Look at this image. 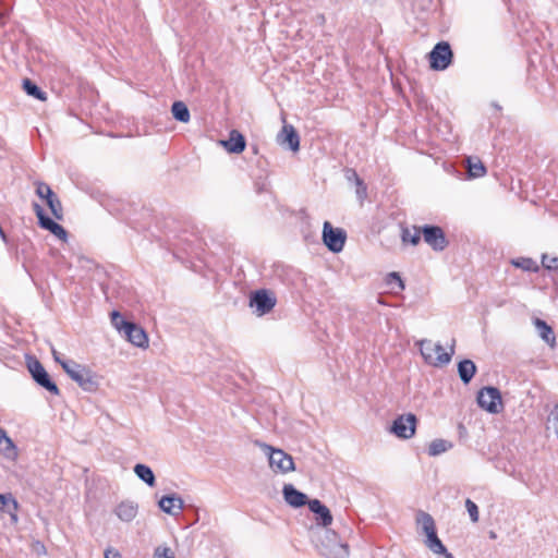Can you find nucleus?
Wrapping results in <instances>:
<instances>
[{
  "label": "nucleus",
  "mask_w": 558,
  "mask_h": 558,
  "mask_svg": "<svg viewBox=\"0 0 558 558\" xmlns=\"http://www.w3.org/2000/svg\"><path fill=\"white\" fill-rule=\"evenodd\" d=\"M547 418H558V404H555L550 410Z\"/></svg>",
  "instance_id": "obj_44"
},
{
  "label": "nucleus",
  "mask_w": 558,
  "mask_h": 558,
  "mask_svg": "<svg viewBox=\"0 0 558 558\" xmlns=\"http://www.w3.org/2000/svg\"><path fill=\"white\" fill-rule=\"evenodd\" d=\"M416 421H392L387 430L401 439H409L415 434Z\"/></svg>",
  "instance_id": "obj_15"
},
{
  "label": "nucleus",
  "mask_w": 558,
  "mask_h": 558,
  "mask_svg": "<svg viewBox=\"0 0 558 558\" xmlns=\"http://www.w3.org/2000/svg\"><path fill=\"white\" fill-rule=\"evenodd\" d=\"M23 88L27 95L35 97L39 100H46V93L43 92L35 83L31 80L25 78L23 81Z\"/></svg>",
  "instance_id": "obj_27"
},
{
  "label": "nucleus",
  "mask_w": 558,
  "mask_h": 558,
  "mask_svg": "<svg viewBox=\"0 0 558 558\" xmlns=\"http://www.w3.org/2000/svg\"><path fill=\"white\" fill-rule=\"evenodd\" d=\"M154 558H175L173 551L167 546H158L155 549Z\"/></svg>",
  "instance_id": "obj_39"
},
{
  "label": "nucleus",
  "mask_w": 558,
  "mask_h": 558,
  "mask_svg": "<svg viewBox=\"0 0 558 558\" xmlns=\"http://www.w3.org/2000/svg\"><path fill=\"white\" fill-rule=\"evenodd\" d=\"M535 327L537 329L538 336L550 347H554L556 343V337L553 328L543 319L536 318Z\"/></svg>",
  "instance_id": "obj_22"
},
{
  "label": "nucleus",
  "mask_w": 558,
  "mask_h": 558,
  "mask_svg": "<svg viewBox=\"0 0 558 558\" xmlns=\"http://www.w3.org/2000/svg\"><path fill=\"white\" fill-rule=\"evenodd\" d=\"M36 195L39 198L45 199L47 202L49 198H51L54 195V193L48 184H46L44 182H38L36 184Z\"/></svg>",
  "instance_id": "obj_35"
},
{
  "label": "nucleus",
  "mask_w": 558,
  "mask_h": 558,
  "mask_svg": "<svg viewBox=\"0 0 558 558\" xmlns=\"http://www.w3.org/2000/svg\"><path fill=\"white\" fill-rule=\"evenodd\" d=\"M31 549L37 556H45V555H47L46 546L40 541H37V539L33 541L32 544H31Z\"/></svg>",
  "instance_id": "obj_41"
},
{
  "label": "nucleus",
  "mask_w": 558,
  "mask_h": 558,
  "mask_svg": "<svg viewBox=\"0 0 558 558\" xmlns=\"http://www.w3.org/2000/svg\"><path fill=\"white\" fill-rule=\"evenodd\" d=\"M347 240V233L340 228H333L329 221L324 222L323 241L332 253H339L343 250Z\"/></svg>",
  "instance_id": "obj_8"
},
{
  "label": "nucleus",
  "mask_w": 558,
  "mask_h": 558,
  "mask_svg": "<svg viewBox=\"0 0 558 558\" xmlns=\"http://www.w3.org/2000/svg\"><path fill=\"white\" fill-rule=\"evenodd\" d=\"M138 512V505L132 500H123L117 505L114 513L123 522H131Z\"/></svg>",
  "instance_id": "obj_20"
},
{
  "label": "nucleus",
  "mask_w": 558,
  "mask_h": 558,
  "mask_svg": "<svg viewBox=\"0 0 558 558\" xmlns=\"http://www.w3.org/2000/svg\"><path fill=\"white\" fill-rule=\"evenodd\" d=\"M254 444L268 457L269 466L275 473L286 474L295 470L293 458L282 449L274 448L260 440H255Z\"/></svg>",
  "instance_id": "obj_3"
},
{
  "label": "nucleus",
  "mask_w": 558,
  "mask_h": 558,
  "mask_svg": "<svg viewBox=\"0 0 558 558\" xmlns=\"http://www.w3.org/2000/svg\"><path fill=\"white\" fill-rule=\"evenodd\" d=\"M465 508L472 522L476 523L480 519L478 507L471 499L465 500Z\"/></svg>",
  "instance_id": "obj_37"
},
{
  "label": "nucleus",
  "mask_w": 558,
  "mask_h": 558,
  "mask_svg": "<svg viewBox=\"0 0 558 558\" xmlns=\"http://www.w3.org/2000/svg\"><path fill=\"white\" fill-rule=\"evenodd\" d=\"M424 362L434 367H442L451 362L456 353V339L451 340L449 349L446 350L439 342L434 343L429 339H422L416 342Z\"/></svg>",
  "instance_id": "obj_1"
},
{
  "label": "nucleus",
  "mask_w": 558,
  "mask_h": 558,
  "mask_svg": "<svg viewBox=\"0 0 558 558\" xmlns=\"http://www.w3.org/2000/svg\"><path fill=\"white\" fill-rule=\"evenodd\" d=\"M158 506L165 513L178 515L184 509V501L180 496L173 494L163 496Z\"/></svg>",
  "instance_id": "obj_16"
},
{
  "label": "nucleus",
  "mask_w": 558,
  "mask_h": 558,
  "mask_svg": "<svg viewBox=\"0 0 558 558\" xmlns=\"http://www.w3.org/2000/svg\"><path fill=\"white\" fill-rule=\"evenodd\" d=\"M134 473L137 475L140 480L146 483L148 486L154 487L156 484V478L153 470L146 464H136L134 466Z\"/></svg>",
  "instance_id": "obj_23"
},
{
  "label": "nucleus",
  "mask_w": 558,
  "mask_h": 558,
  "mask_svg": "<svg viewBox=\"0 0 558 558\" xmlns=\"http://www.w3.org/2000/svg\"><path fill=\"white\" fill-rule=\"evenodd\" d=\"M488 535H489L490 539H496L497 538V534L494 531H489Z\"/></svg>",
  "instance_id": "obj_46"
},
{
  "label": "nucleus",
  "mask_w": 558,
  "mask_h": 558,
  "mask_svg": "<svg viewBox=\"0 0 558 558\" xmlns=\"http://www.w3.org/2000/svg\"><path fill=\"white\" fill-rule=\"evenodd\" d=\"M496 110H501V107L497 102L492 104Z\"/></svg>",
  "instance_id": "obj_49"
},
{
  "label": "nucleus",
  "mask_w": 558,
  "mask_h": 558,
  "mask_svg": "<svg viewBox=\"0 0 558 558\" xmlns=\"http://www.w3.org/2000/svg\"><path fill=\"white\" fill-rule=\"evenodd\" d=\"M416 521L418 524H421L422 530L426 535L425 545L434 554L441 555L442 553H446V547L437 536L435 521L433 517L427 512L420 511L417 513Z\"/></svg>",
  "instance_id": "obj_5"
},
{
  "label": "nucleus",
  "mask_w": 558,
  "mask_h": 558,
  "mask_svg": "<svg viewBox=\"0 0 558 558\" xmlns=\"http://www.w3.org/2000/svg\"><path fill=\"white\" fill-rule=\"evenodd\" d=\"M48 231H50L53 235H56L60 240L65 241L68 238V232L65 231V229L56 221L52 222V225L49 227Z\"/></svg>",
  "instance_id": "obj_38"
},
{
  "label": "nucleus",
  "mask_w": 558,
  "mask_h": 558,
  "mask_svg": "<svg viewBox=\"0 0 558 558\" xmlns=\"http://www.w3.org/2000/svg\"><path fill=\"white\" fill-rule=\"evenodd\" d=\"M434 354H436V355L441 354V351H434Z\"/></svg>",
  "instance_id": "obj_50"
},
{
  "label": "nucleus",
  "mask_w": 558,
  "mask_h": 558,
  "mask_svg": "<svg viewBox=\"0 0 558 558\" xmlns=\"http://www.w3.org/2000/svg\"><path fill=\"white\" fill-rule=\"evenodd\" d=\"M277 141L281 146L288 147L292 151H298L300 149V136L291 124H284L282 126Z\"/></svg>",
  "instance_id": "obj_12"
},
{
  "label": "nucleus",
  "mask_w": 558,
  "mask_h": 558,
  "mask_svg": "<svg viewBox=\"0 0 558 558\" xmlns=\"http://www.w3.org/2000/svg\"><path fill=\"white\" fill-rule=\"evenodd\" d=\"M308 508L313 513L317 515L316 521L318 524L327 527L332 523V515L330 513V510L325 505H323L318 499L310 500Z\"/></svg>",
  "instance_id": "obj_19"
},
{
  "label": "nucleus",
  "mask_w": 558,
  "mask_h": 558,
  "mask_svg": "<svg viewBox=\"0 0 558 558\" xmlns=\"http://www.w3.org/2000/svg\"><path fill=\"white\" fill-rule=\"evenodd\" d=\"M282 496L284 501L293 508L303 507L306 504L308 505L310 501L307 496L304 493L298 490L292 484L283 485Z\"/></svg>",
  "instance_id": "obj_14"
},
{
  "label": "nucleus",
  "mask_w": 558,
  "mask_h": 558,
  "mask_svg": "<svg viewBox=\"0 0 558 558\" xmlns=\"http://www.w3.org/2000/svg\"><path fill=\"white\" fill-rule=\"evenodd\" d=\"M453 447V444L446 439H434L428 446V454L430 457H437L441 453L447 452Z\"/></svg>",
  "instance_id": "obj_24"
},
{
  "label": "nucleus",
  "mask_w": 558,
  "mask_h": 558,
  "mask_svg": "<svg viewBox=\"0 0 558 558\" xmlns=\"http://www.w3.org/2000/svg\"><path fill=\"white\" fill-rule=\"evenodd\" d=\"M424 241L436 252H441L448 246V240L444 230L438 226L425 225L422 227Z\"/></svg>",
  "instance_id": "obj_10"
},
{
  "label": "nucleus",
  "mask_w": 558,
  "mask_h": 558,
  "mask_svg": "<svg viewBox=\"0 0 558 558\" xmlns=\"http://www.w3.org/2000/svg\"><path fill=\"white\" fill-rule=\"evenodd\" d=\"M33 208L38 218V225L40 226V228L48 230L54 220H52L45 214L44 208L39 204L34 203Z\"/></svg>",
  "instance_id": "obj_29"
},
{
  "label": "nucleus",
  "mask_w": 558,
  "mask_h": 558,
  "mask_svg": "<svg viewBox=\"0 0 558 558\" xmlns=\"http://www.w3.org/2000/svg\"><path fill=\"white\" fill-rule=\"evenodd\" d=\"M47 206L49 207L52 216L57 219V220H61L63 218V208H62V204L60 202V199L58 198V196L54 194L51 198H49L47 202H46Z\"/></svg>",
  "instance_id": "obj_30"
},
{
  "label": "nucleus",
  "mask_w": 558,
  "mask_h": 558,
  "mask_svg": "<svg viewBox=\"0 0 558 558\" xmlns=\"http://www.w3.org/2000/svg\"><path fill=\"white\" fill-rule=\"evenodd\" d=\"M397 418H408V420H411V418H416V416L414 414H412V413H408V414H401Z\"/></svg>",
  "instance_id": "obj_45"
},
{
  "label": "nucleus",
  "mask_w": 558,
  "mask_h": 558,
  "mask_svg": "<svg viewBox=\"0 0 558 558\" xmlns=\"http://www.w3.org/2000/svg\"><path fill=\"white\" fill-rule=\"evenodd\" d=\"M220 144L226 148L228 153L240 154L245 149L246 141L239 131L232 130L230 132L229 138L220 141Z\"/></svg>",
  "instance_id": "obj_17"
},
{
  "label": "nucleus",
  "mask_w": 558,
  "mask_h": 558,
  "mask_svg": "<svg viewBox=\"0 0 558 558\" xmlns=\"http://www.w3.org/2000/svg\"><path fill=\"white\" fill-rule=\"evenodd\" d=\"M354 175V182L356 184V196L357 198L363 202L367 196V187L363 180L357 175L355 171H351Z\"/></svg>",
  "instance_id": "obj_36"
},
{
  "label": "nucleus",
  "mask_w": 558,
  "mask_h": 558,
  "mask_svg": "<svg viewBox=\"0 0 558 558\" xmlns=\"http://www.w3.org/2000/svg\"><path fill=\"white\" fill-rule=\"evenodd\" d=\"M17 510L19 502L12 494H0V514L8 513L10 515L11 522L16 524L19 521Z\"/></svg>",
  "instance_id": "obj_18"
},
{
  "label": "nucleus",
  "mask_w": 558,
  "mask_h": 558,
  "mask_svg": "<svg viewBox=\"0 0 558 558\" xmlns=\"http://www.w3.org/2000/svg\"><path fill=\"white\" fill-rule=\"evenodd\" d=\"M132 322L125 320L122 315L118 311H113L111 313V324L114 326V328L120 332L123 333L126 326L124 324H131Z\"/></svg>",
  "instance_id": "obj_34"
},
{
  "label": "nucleus",
  "mask_w": 558,
  "mask_h": 558,
  "mask_svg": "<svg viewBox=\"0 0 558 558\" xmlns=\"http://www.w3.org/2000/svg\"><path fill=\"white\" fill-rule=\"evenodd\" d=\"M276 305V298L267 290H257L250 298V306L262 316L269 313Z\"/></svg>",
  "instance_id": "obj_11"
},
{
  "label": "nucleus",
  "mask_w": 558,
  "mask_h": 558,
  "mask_svg": "<svg viewBox=\"0 0 558 558\" xmlns=\"http://www.w3.org/2000/svg\"><path fill=\"white\" fill-rule=\"evenodd\" d=\"M458 432L461 439H465L468 437L466 428L462 423L458 424Z\"/></svg>",
  "instance_id": "obj_43"
},
{
  "label": "nucleus",
  "mask_w": 558,
  "mask_h": 558,
  "mask_svg": "<svg viewBox=\"0 0 558 558\" xmlns=\"http://www.w3.org/2000/svg\"><path fill=\"white\" fill-rule=\"evenodd\" d=\"M126 328L122 333L128 341L138 348H146L148 345V337L146 331L135 323L124 324Z\"/></svg>",
  "instance_id": "obj_13"
},
{
  "label": "nucleus",
  "mask_w": 558,
  "mask_h": 558,
  "mask_svg": "<svg viewBox=\"0 0 558 558\" xmlns=\"http://www.w3.org/2000/svg\"><path fill=\"white\" fill-rule=\"evenodd\" d=\"M319 553L326 558H348L349 547L348 544L342 543L338 535L331 531H324L323 536L316 544Z\"/></svg>",
  "instance_id": "obj_4"
},
{
  "label": "nucleus",
  "mask_w": 558,
  "mask_h": 558,
  "mask_svg": "<svg viewBox=\"0 0 558 558\" xmlns=\"http://www.w3.org/2000/svg\"><path fill=\"white\" fill-rule=\"evenodd\" d=\"M422 228L413 226L410 228H403L401 232V239L403 243H411L417 245L421 241Z\"/></svg>",
  "instance_id": "obj_26"
},
{
  "label": "nucleus",
  "mask_w": 558,
  "mask_h": 558,
  "mask_svg": "<svg viewBox=\"0 0 558 558\" xmlns=\"http://www.w3.org/2000/svg\"><path fill=\"white\" fill-rule=\"evenodd\" d=\"M14 445L13 441L7 436L5 432L0 428V450L5 452L8 457L11 454L14 456Z\"/></svg>",
  "instance_id": "obj_33"
},
{
  "label": "nucleus",
  "mask_w": 558,
  "mask_h": 558,
  "mask_svg": "<svg viewBox=\"0 0 558 558\" xmlns=\"http://www.w3.org/2000/svg\"><path fill=\"white\" fill-rule=\"evenodd\" d=\"M351 171H352V170L348 171L347 178H348L349 180H351V179H353V180H354V175L352 174V172H351Z\"/></svg>",
  "instance_id": "obj_48"
},
{
  "label": "nucleus",
  "mask_w": 558,
  "mask_h": 558,
  "mask_svg": "<svg viewBox=\"0 0 558 558\" xmlns=\"http://www.w3.org/2000/svg\"><path fill=\"white\" fill-rule=\"evenodd\" d=\"M441 555L445 556V558H454L450 553L446 550V553H442Z\"/></svg>",
  "instance_id": "obj_47"
},
{
  "label": "nucleus",
  "mask_w": 558,
  "mask_h": 558,
  "mask_svg": "<svg viewBox=\"0 0 558 558\" xmlns=\"http://www.w3.org/2000/svg\"><path fill=\"white\" fill-rule=\"evenodd\" d=\"M105 558H122L121 554L114 548H108L105 551Z\"/></svg>",
  "instance_id": "obj_42"
},
{
  "label": "nucleus",
  "mask_w": 558,
  "mask_h": 558,
  "mask_svg": "<svg viewBox=\"0 0 558 558\" xmlns=\"http://www.w3.org/2000/svg\"><path fill=\"white\" fill-rule=\"evenodd\" d=\"M477 367L472 360L464 359L458 364V374L461 381L468 385L474 375L476 374Z\"/></svg>",
  "instance_id": "obj_21"
},
{
  "label": "nucleus",
  "mask_w": 558,
  "mask_h": 558,
  "mask_svg": "<svg viewBox=\"0 0 558 558\" xmlns=\"http://www.w3.org/2000/svg\"><path fill=\"white\" fill-rule=\"evenodd\" d=\"M385 282L391 290H395L397 287L399 291H402L405 288L403 280L396 271L389 272L385 278Z\"/></svg>",
  "instance_id": "obj_31"
},
{
  "label": "nucleus",
  "mask_w": 558,
  "mask_h": 558,
  "mask_svg": "<svg viewBox=\"0 0 558 558\" xmlns=\"http://www.w3.org/2000/svg\"><path fill=\"white\" fill-rule=\"evenodd\" d=\"M171 112L175 120L187 123L190 121V110L183 101H174L171 107Z\"/></svg>",
  "instance_id": "obj_25"
},
{
  "label": "nucleus",
  "mask_w": 558,
  "mask_h": 558,
  "mask_svg": "<svg viewBox=\"0 0 558 558\" xmlns=\"http://www.w3.org/2000/svg\"><path fill=\"white\" fill-rule=\"evenodd\" d=\"M476 401L480 408L490 414H498L502 410L501 395L496 387H483L477 392Z\"/></svg>",
  "instance_id": "obj_6"
},
{
  "label": "nucleus",
  "mask_w": 558,
  "mask_h": 558,
  "mask_svg": "<svg viewBox=\"0 0 558 558\" xmlns=\"http://www.w3.org/2000/svg\"><path fill=\"white\" fill-rule=\"evenodd\" d=\"M468 171L471 178H481L486 173L485 166L481 160L473 162L470 158L468 159Z\"/></svg>",
  "instance_id": "obj_32"
},
{
  "label": "nucleus",
  "mask_w": 558,
  "mask_h": 558,
  "mask_svg": "<svg viewBox=\"0 0 558 558\" xmlns=\"http://www.w3.org/2000/svg\"><path fill=\"white\" fill-rule=\"evenodd\" d=\"M453 53L447 41H439L429 52L430 68L436 71L446 70L452 61Z\"/></svg>",
  "instance_id": "obj_7"
},
{
  "label": "nucleus",
  "mask_w": 558,
  "mask_h": 558,
  "mask_svg": "<svg viewBox=\"0 0 558 558\" xmlns=\"http://www.w3.org/2000/svg\"><path fill=\"white\" fill-rule=\"evenodd\" d=\"M542 265L549 270L558 269V257H549L548 255L544 254L542 256Z\"/></svg>",
  "instance_id": "obj_40"
},
{
  "label": "nucleus",
  "mask_w": 558,
  "mask_h": 558,
  "mask_svg": "<svg viewBox=\"0 0 558 558\" xmlns=\"http://www.w3.org/2000/svg\"><path fill=\"white\" fill-rule=\"evenodd\" d=\"M511 263L514 267L521 268L525 271L536 272L538 270L537 263L534 259L529 258V257H520V258L513 259Z\"/></svg>",
  "instance_id": "obj_28"
},
{
  "label": "nucleus",
  "mask_w": 558,
  "mask_h": 558,
  "mask_svg": "<svg viewBox=\"0 0 558 558\" xmlns=\"http://www.w3.org/2000/svg\"><path fill=\"white\" fill-rule=\"evenodd\" d=\"M27 366L32 377L39 386L44 387L46 390L53 395H59L58 386L54 381H52L49 374L38 360L33 359L28 362Z\"/></svg>",
  "instance_id": "obj_9"
},
{
  "label": "nucleus",
  "mask_w": 558,
  "mask_h": 558,
  "mask_svg": "<svg viewBox=\"0 0 558 558\" xmlns=\"http://www.w3.org/2000/svg\"><path fill=\"white\" fill-rule=\"evenodd\" d=\"M54 360L60 363L63 371L69 375V377L76 381L80 387H82L86 391H94L97 388V380L92 375V373L81 364H77L74 361H62L57 355L56 350L52 351Z\"/></svg>",
  "instance_id": "obj_2"
}]
</instances>
